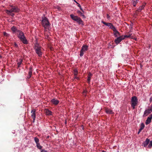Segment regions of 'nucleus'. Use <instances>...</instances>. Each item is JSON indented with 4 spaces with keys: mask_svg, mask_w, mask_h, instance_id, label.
<instances>
[{
    "mask_svg": "<svg viewBox=\"0 0 152 152\" xmlns=\"http://www.w3.org/2000/svg\"><path fill=\"white\" fill-rule=\"evenodd\" d=\"M7 34V33H6L5 32H4V35L6 36Z\"/></svg>",
    "mask_w": 152,
    "mask_h": 152,
    "instance_id": "41",
    "label": "nucleus"
},
{
    "mask_svg": "<svg viewBox=\"0 0 152 152\" xmlns=\"http://www.w3.org/2000/svg\"><path fill=\"white\" fill-rule=\"evenodd\" d=\"M87 92V91L86 90H84L83 92V95L85 96H86Z\"/></svg>",
    "mask_w": 152,
    "mask_h": 152,
    "instance_id": "31",
    "label": "nucleus"
},
{
    "mask_svg": "<svg viewBox=\"0 0 152 152\" xmlns=\"http://www.w3.org/2000/svg\"><path fill=\"white\" fill-rule=\"evenodd\" d=\"M123 37L124 39L125 38H129L131 39H133V37L132 34H128L127 35L123 36Z\"/></svg>",
    "mask_w": 152,
    "mask_h": 152,
    "instance_id": "14",
    "label": "nucleus"
},
{
    "mask_svg": "<svg viewBox=\"0 0 152 152\" xmlns=\"http://www.w3.org/2000/svg\"><path fill=\"white\" fill-rule=\"evenodd\" d=\"M36 109H34L31 111V116L32 118H36Z\"/></svg>",
    "mask_w": 152,
    "mask_h": 152,
    "instance_id": "16",
    "label": "nucleus"
},
{
    "mask_svg": "<svg viewBox=\"0 0 152 152\" xmlns=\"http://www.w3.org/2000/svg\"><path fill=\"white\" fill-rule=\"evenodd\" d=\"M6 13L8 15H9V14H10V13L11 12V10L10 9L9 10H6Z\"/></svg>",
    "mask_w": 152,
    "mask_h": 152,
    "instance_id": "33",
    "label": "nucleus"
},
{
    "mask_svg": "<svg viewBox=\"0 0 152 152\" xmlns=\"http://www.w3.org/2000/svg\"><path fill=\"white\" fill-rule=\"evenodd\" d=\"M117 38L115 39L114 42L117 45L118 44L123 40H124V38L123 35L121 36L117 37Z\"/></svg>",
    "mask_w": 152,
    "mask_h": 152,
    "instance_id": "7",
    "label": "nucleus"
},
{
    "mask_svg": "<svg viewBox=\"0 0 152 152\" xmlns=\"http://www.w3.org/2000/svg\"><path fill=\"white\" fill-rule=\"evenodd\" d=\"M137 97L136 96H133L132 98L131 105L133 109L135 108V107L137 104Z\"/></svg>",
    "mask_w": 152,
    "mask_h": 152,
    "instance_id": "5",
    "label": "nucleus"
},
{
    "mask_svg": "<svg viewBox=\"0 0 152 152\" xmlns=\"http://www.w3.org/2000/svg\"><path fill=\"white\" fill-rule=\"evenodd\" d=\"M32 118L33 119V122H35V118Z\"/></svg>",
    "mask_w": 152,
    "mask_h": 152,
    "instance_id": "40",
    "label": "nucleus"
},
{
    "mask_svg": "<svg viewBox=\"0 0 152 152\" xmlns=\"http://www.w3.org/2000/svg\"><path fill=\"white\" fill-rule=\"evenodd\" d=\"M37 148L39 149H41L42 147L40 145L39 143L36 144Z\"/></svg>",
    "mask_w": 152,
    "mask_h": 152,
    "instance_id": "27",
    "label": "nucleus"
},
{
    "mask_svg": "<svg viewBox=\"0 0 152 152\" xmlns=\"http://www.w3.org/2000/svg\"><path fill=\"white\" fill-rule=\"evenodd\" d=\"M75 2L76 3L77 2L75 0Z\"/></svg>",
    "mask_w": 152,
    "mask_h": 152,
    "instance_id": "48",
    "label": "nucleus"
},
{
    "mask_svg": "<svg viewBox=\"0 0 152 152\" xmlns=\"http://www.w3.org/2000/svg\"><path fill=\"white\" fill-rule=\"evenodd\" d=\"M13 12H11L10 13L9 15H10L12 17H13L15 15L14 14L12 13Z\"/></svg>",
    "mask_w": 152,
    "mask_h": 152,
    "instance_id": "34",
    "label": "nucleus"
},
{
    "mask_svg": "<svg viewBox=\"0 0 152 152\" xmlns=\"http://www.w3.org/2000/svg\"><path fill=\"white\" fill-rule=\"evenodd\" d=\"M75 78L77 79H79V78L77 77V76H75Z\"/></svg>",
    "mask_w": 152,
    "mask_h": 152,
    "instance_id": "44",
    "label": "nucleus"
},
{
    "mask_svg": "<svg viewBox=\"0 0 152 152\" xmlns=\"http://www.w3.org/2000/svg\"><path fill=\"white\" fill-rule=\"evenodd\" d=\"M81 15L84 18H85V16L84 15H83V13Z\"/></svg>",
    "mask_w": 152,
    "mask_h": 152,
    "instance_id": "39",
    "label": "nucleus"
},
{
    "mask_svg": "<svg viewBox=\"0 0 152 152\" xmlns=\"http://www.w3.org/2000/svg\"><path fill=\"white\" fill-rule=\"evenodd\" d=\"M149 144L148 145V147L149 148H151V146H152V141H150Z\"/></svg>",
    "mask_w": 152,
    "mask_h": 152,
    "instance_id": "32",
    "label": "nucleus"
},
{
    "mask_svg": "<svg viewBox=\"0 0 152 152\" xmlns=\"http://www.w3.org/2000/svg\"><path fill=\"white\" fill-rule=\"evenodd\" d=\"M152 119V114H151L147 118L146 121L145 123L146 125L149 124L151 122Z\"/></svg>",
    "mask_w": 152,
    "mask_h": 152,
    "instance_id": "10",
    "label": "nucleus"
},
{
    "mask_svg": "<svg viewBox=\"0 0 152 152\" xmlns=\"http://www.w3.org/2000/svg\"><path fill=\"white\" fill-rule=\"evenodd\" d=\"M76 3L77 4V6L80 7V9L82 10V11L84 12V11L83 10V9H82V7H81V6L80 4H79L78 2H76Z\"/></svg>",
    "mask_w": 152,
    "mask_h": 152,
    "instance_id": "29",
    "label": "nucleus"
},
{
    "mask_svg": "<svg viewBox=\"0 0 152 152\" xmlns=\"http://www.w3.org/2000/svg\"><path fill=\"white\" fill-rule=\"evenodd\" d=\"M77 12L78 13L80 14V15L83 14V13L79 10H78Z\"/></svg>",
    "mask_w": 152,
    "mask_h": 152,
    "instance_id": "35",
    "label": "nucleus"
},
{
    "mask_svg": "<svg viewBox=\"0 0 152 152\" xmlns=\"http://www.w3.org/2000/svg\"><path fill=\"white\" fill-rule=\"evenodd\" d=\"M44 112L45 114L47 115H52V112L48 109H45Z\"/></svg>",
    "mask_w": 152,
    "mask_h": 152,
    "instance_id": "13",
    "label": "nucleus"
},
{
    "mask_svg": "<svg viewBox=\"0 0 152 152\" xmlns=\"http://www.w3.org/2000/svg\"><path fill=\"white\" fill-rule=\"evenodd\" d=\"M42 24L45 29H47L50 25L48 20L46 17L42 18Z\"/></svg>",
    "mask_w": 152,
    "mask_h": 152,
    "instance_id": "3",
    "label": "nucleus"
},
{
    "mask_svg": "<svg viewBox=\"0 0 152 152\" xmlns=\"http://www.w3.org/2000/svg\"><path fill=\"white\" fill-rule=\"evenodd\" d=\"M49 136H48L47 137V138H49Z\"/></svg>",
    "mask_w": 152,
    "mask_h": 152,
    "instance_id": "47",
    "label": "nucleus"
},
{
    "mask_svg": "<svg viewBox=\"0 0 152 152\" xmlns=\"http://www.w3.org/2000/svg\"><path fill=\"white\" fill-rule=\"evenodd\" d=\"M88 46L86 45H83L82 46L81 50L80 51V56L81 57L84 54V52L87 51L88 50Z\"/></svg>",
    "mask_w": 152,
    "mask_h": 152,
    "instance_id": "6",
    "label": "nucleus"
},
{
    "mask_svg": "<svg viewBox=\"0 0 152 152\" xmlns=\"http://www.w3.org/2000/svg\"><path fill=\"white\" fill-rule=\"evenodd\" d=\"M17 36L22 42L25 44H28V42L23 33L20 31L18 34Z\"/></svg>",
    "mask_w": 152,
    "mask_h": 152,
    "instance_id": "1",
    "label": "nucleus"
},
{
    "mask_svg": "<svg viewBox=\"0 0 152 152\" xmlns=\"http://www.w3.org/2000/svg\"><path fill=\"white\" fill-rule=\"evenodd\" d=\"M139 0H132V4L134 7H135L136 5L137 4Z\"/></svg>",
    "mask_w": 152,
    "mask_h": 152,
    "instance_id": "22",
    "label": "nucleus"
},
{
    "mask_svg": "<svg viewBox=\"0 0 152 152\" xmlns=\"http://www.w3.org/2000/svg\"><path fill=\"white\" fill-rule=\"evenodd\" d=\"M78 74V72L77 69H75L74 70V75H75V76H77Z\"/></svg>",
    "mask_w": 152,
    "mask_h": 152,
    "instance_id": "30",
    "label": "nucleus"
},
{
    "mask_svg": "<svg viewBox=\"0 0 152 152\" xmlns=\"http://www.w3.org/2000/svg\"><path fill=\"white\" fill-rule=\"evenodd\" d=\"M41 47L39 46L38 44H36L34 46V50L36 53L38 55V56L40 57L42 55V52Z\"/></svg>",
    "mask_w": 152,
    "mask_h": 152,
    "instance_id": "4",
    "label": "nucleus"
},
{
    "mask_svg": "<svg viewBox=\"0 0 152 152\" xmlns=\"http://www.w3.org/2000/svg\"><path fill=\"white\" fill-rule=\"evenodd\" d=\"M152 112V104L151 105L150 108L149 109Z\"/></svg>",
    "mask_w": 152,
    "mask_h": 152,
    "instance_id": "37",
    "label": "nucleus"
},
{
    "mask_svg": "<svg viewBox=\"0 0 152 152\" xmlns=\"http://www.w3.org/2000/svg\"><path fill=\"white\" fill-rule=\"evenodd\" d=\"M145 125L143 123L141 124L140 126V131H142L144 128Z\"/></svg>",
    "mask_w": 152,
    "mask_h": 152,
    "instance_id": "26",
    "label": "nucleus"
},
{
    "mask_svg": "<svg viewBox=\"0 0 152 152\" xmlns=\"http://www.w3.org/2000/svg\"><path fill=\"white\" fill-rule=\"evenodd\" d=\"M92 75L93 74L90 72H89L88 74L87 81L88 84L90 83L91 77L92 76Z\"/></svg>",
    "mask_w": 152,
    "mask_h": 152,
    "instance_id": "17",
    "label": "nucleus"
},
{
    "mask_svg": "<svg viewBox=\"0 0 152 152\" xmlns=\"http://www.w3.org/2000/svg\"><path fill=\"white\" fill-rule=\"evenodd\" d=\"M71 18L74 20L76 21L79 25H83V22L80 18L77 16H74L73 14L70 15Z\"/></svg>",
    "mask_w": 152,
    "mask_h": 152,
    "instance_id": "2",
    "label": "nucleus"
},
{
    "mask_svg": "<svg viewBox=\"0 0 152 152\" xmlns=\"http://www.w3.org/2000/svg\"><path fill=\"white\" fill-rule=\"evenodd\" d=\"M11 12H18L20 11V9L17 7H13L12 8L10 9Z\"/></svg>",
    "mask_w": 152,
    "mask_h": 152,
    "instance_id": "9",
    "label": "nucleus"
},
{
    "mask_svg": "<svg viewBox=\"0 0 152 152\" xmlns=\"http://www.w3.org/2000/svg\"><path fill=\"white\" fill-rule=\"evenodd\" d=\"M15 6H13V5H11L10 7H11V8H12L13 7H15Z\"/></svg>",
    "mask_w": 152,
    "mask_h": 152,
    "instance_id": "43",
    "label": "nucleus"
},
{
    "mask_svg": "<svg viewBox=\"0 0 152 152\" xmlns=\"http://www.w3.org/2000/svg\"><path fill=\"white\" fill-rule=\"evenodd\" d=\"M51 102L53 104L56 105L58 104L59 102V101L58 100L55 99L51 100Z\"/></svg>",
    "mask_w": 152,
    "mask_h": 152,
    "instance_id": "18",
    "label": "nucleus"
},
{
    "mask_svg": "<svg viewBox=\"0 0 152 152\" xmlns=\"http://www.w3.org/2000/svg\"><path fill=\"white\" fill-rule=\"evenodd\" d=\"M105 111L108 114H112L114 113L112 110L108 108H106Z\"/></svg>",
    "mask_w": 152,
    "mask_h": 152,
    "instance_id": "12",
    "label": "nucleus"
},
{
    "mask_svg": "<svg viewBox=\"0 0 152 152\" xmlns=\"http://www.w3.org/2000/svg\"><path fill=\"white\" fill-rule=\"evenodd\" d=\"M152 101V97H151L150 99V102H151Z\"/></svg>",
    "mask_w": 152,
    "mask_h": 152,
    "instance_id": "42",
    "label": "nucleus"
},
{
    "mask_svg": "<svg viewBox=\"0 0 152 152\" xmlns=\"http://www.w3.org/2000/svg\"><path fill=\"white\" fill-rule=\"evenodd\" d=\"M151 112L149 109L146 110L144 112L143 116L145 117Z\"/></svg>",
    "mask_w": 152,
    "mask_h": 152,
    "instance_id": "20",
    "label": "nucleus"
},
{
    "mask_svg": "<svg viewBox=\"0 0 152 152\" xmlns=\"http://www.w3.org/2000/svg\"><path fill=\"white\" fill-rule=\"evenodd\" d=\"M114 35L115 37H117L121 36L120 33L118 32V33H116L115 32H114Z\"/></svg>",
    "mask_w": 152,
    "mask_h": 152,
    "instance_id": "24",
    "label": "nucleus"
},
{
    "mask_svg": "<svg viewBox=\"0 0 152 152\" xmlns=\"http://www.w3.org/2000/svg\"><path fill=\"white\" fill-rule=\"evenodd\" d=\"M150 142V140L148 138H147L145 141H144L142 144L145 147H146Z\"/></svg>",
    "mask_w": 152,
    "mask_h": 152,
    "instance_id": "15",
    "label": "nucleus"
},
{
    "mask_svg": "<svg viewBox=\"0 0 152 152\" xmlns=\"http://www.w3.org/2000/svg\"><path fill=\"white\" fill-rule=\"evenodd\" d=\"M11 29L13 34L17 35L20 31L15 26H13L11 28Z\"/></svg>",
    "mask_w": 152,
    "mask_h": 152,
    "instance_id": "8",
    "label": "nucleus"
},
{
    "mask_svg": "<svg viewBox=\"0 0 152 152\" xmlns=\"http://www.w3.org/2000/svg\"><path fill=\"white\" fill-rule=\"evenodd\" d=\"M12 133H13V134H15V131H13V132H12Z\"/></svg>",
    "mask_w": 152,
    "mask_h": 152,
    "instance_id": "46",
    "label": "nucleus"
},
{
    "mask_svg": "<svg viewBox=\"0 0 152 152\" xmlns=\"http://www.w3.org/2000/svg\"><path fill=\"white\" fill-rule=\"evenodd\" d=\"M34 140L36 144L39 143V140L37 137H35Z\"/></svg>",
    "mask_w": 152,
    "mask_h": 152,
    "instance_id": "28",
    "label": "nucleus"
},
{
    "mask_svg": "<svg viewBox=\"0 0 152 152\" xmlns=\"http://www.w3.org/2000/svg\"><path fill=\"white\" fill-rule=\"evenodd\" d=\"M19 62H18L17 63V64L18 65V67H19L20 66L22 62L23 61V60L21 59H19Z\"/></svg>",
    "mask_w": 152,
    "mask_h": 152,
    "instance_id": "23",
    "label": "nucleus"
},
{
    "mask_svg": "<svg viewBox=\"0 0 152 152\" xmlns=\"http://www.w3.org/2000/svg\"><path fill=\"white\" fill-rule=\"evenodd\" d=\"M14 46H15V47H17H17H18V45H17V44H16V43L15 42V43H14Z\"/></svg>",
    "mask_w": 152,
    "mask_h": 152,
    "instance_id": "36",
    "label": "nucleus"
},
{
    "mask_svg": "<svg viewBox=\"0 0 152 152\" xmlns=\"http://www.w3.org/2000/svg\"><path fill=\"white\" fill-rule=\"evenodd\" d=\"M146 4L145 3H144L141 6H140L139 8L137 10V11H138V12H140L141 10H142L143 9H144Z\"/></svg>",
    "mask_w": 152,
    "mask_h": 152,
    "instance_id": "19",
    "label": "nucleus"
},
{
    "mask_svg": "<svg viewBox=\"0 0 152 152\" xmlns=\"http://www.w3.org/2000/svg\"><path fill=\"white\" fill-rule=\"evenodd\" d=\"M111 29L113 30L114 32H115L116 33H118V31L116 30L115 27L114 26Z\"/></svg>",
    "mask_w": 152,
    "mask_h": 152,
    "instance_id": "25",
    "label": "nucleus"
},
{
    "mask_svg": "<svg viewBox=\"0 0 152 152\" xmlns=\"http://www.w3.org/2000/svg\"><path fill=\"white\" fill-rule=\"evenodd\" d=\"M110 18V16L108 14H107V19H109Z\"/></svg>",
    "mask_w": 152,
    "mask_h": 152,
    "instance_id": "38",
    "label": "nucleus"
},
{
    "mask_svg": "<svg viewBox=\"0 0 152 152\" xmlns=\"http://www.w3.org/2000/svg\"><path fill=\"white\" fill-rule=\"evenodd\" d=\"M32 67L31 66L29 68V69L28 76V78H29L31 77V76L32 75Z\"/></svg>",
    "mask_w": 152,
    "mask_h": 152,
    "instance_id": "21",
    "label": "nucleus"
},
{
    "mask_svg": "<svg viewBox=\"0 0 152 152\" xmlns=\"http://www.w3.org/2000/svg\"><path fill=\"white\" fill-rule=\"evenodd\" d=\"M102 23L105 25L109 27L111 29L112 27L113 26V24L111 23H107L104 21H102Z\"/></svg>",
    "mask_w": 152,
    "mask_h": 152,
    "instance_id": "11",
    "label": "nucleus"
},
{
    "mask_svg": "<svg viewBox=\"0 0 152 152\" xmlns=\"http://www.w3.org/2000/svg\"><path fill=\"white\" fill-rule=\"evenodd\" d=\"M141 131H140V129H139V131L138 132V134H139V133Z\"/></svg>",
    "mask_w": 152,
    "mask_h": 152,
    "instance_id": "45",
    "label": "nucleus"
}]
</instances>
